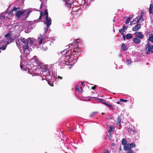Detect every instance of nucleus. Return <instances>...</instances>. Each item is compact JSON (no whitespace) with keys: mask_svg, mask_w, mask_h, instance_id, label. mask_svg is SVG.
I'll use <instances>...</instances> for the list:
<instances>
[{"mask_svg":"<svg viewBox=\"0 0 153 153\" xmlns=\"http://www.w3.org/2000/svg\"><path fill=\"white\" fill-rule=\"evenodd\" d=\"M17 46L22 47L24 50L29 48V46L33 43V40L30 39H26L24 38H20L16 42Z\"/></svg>","mask_w":153,"mask_h":153,"instance_id":"obj_1","label":"nucleus"},{"mask_svg":"<svg viewBox=\"0 0 153 153\" xmlns=\"http://www.w3.org/2000/svg\"><path fill=\"white\" fill-rule=\"evenodd\" d=\"M135 37L133 38V42L135 44H139L141 42V39L144 38V35L141 32H136L134 33Z\"/></svg>","mask_w":153,"mask_h":153,"instance_id":"obj_2","label":"nucleus"},{"mask_svg":"<svg viewBox=\"0 0 153 153\" xmlns=\"http://www.w3.org/2000/svg\"><path fill=\"white\" fill-rule=\"evenodd\" d=\"M145 49L146 50V54H149L150 53H153V45H150L149 43L148 42L145 45Z\"/></svg>","mask_w":153,"mask_h":153,"instance_id":"obj_3","label":"nucleus"},{"mask_svg":"<svg viewBox=\"0 0 153 153\" xmlns=\"http://www.w3.org/2000/svg\"><path fill=\"white\" fill-rule=\"evenodd\" d=\"M44 23L46 25L47 27L45 31V32H46V31L48 30V28L49 27L51 24V19L49 17L46 16L45 20L44 22Z\"/></svg>","mask_w":153,"mask_h":153,"instance_id":"obj_4","label":"nucleus"},{"mask_svg":"<svg viewBox=\"0 0 153 153\" xmlns=\"http://www.w3.org/2000/svg\"><path fill=\"white\" fill-rule=\"evenodd\" d=\"M4 37H6V39H4L5 41H6L7 45L9 44L10 43H11L13 40V39L11 37V35L10 33H7L4 36Z\"/></svg>","mask_w":153,"mask_h":153,"instance_id":"obj_5","label":"nucleus"},{"mask_svg":"<svg viewBox=\"0 0 153 153\" xmlns=\"http://www.w3.org/2000/svg\"><path fill=\"white\" fill-rule=\"evenodd\" d=\"M43 15L44 16H46L48 17V14L47 9L45 10L44 14L42 12H40V16L38 19L37 20L38 21H40L42 19L41 18Z\"/></svg>","mask_w":153,"mask_h":153,"instance_id":"obj_6","label":"nucleus"},{"mask_svg":"<svg viewBox=\"0 0 153 153\" xmlns=\"http://www.w3.org/2000/svg\"><path fill=\"white\" fill-rule=\"evenodd\" d=\"M63 52L64 53V55H62V57L66 56V58L68 56H69V55L71 53V51H70V50H68L67 49L64 50Z\"/></svg>","mask_w":153,"mask_h":153,"instance_id":"obj_7","label":"nucleus"},{"mask_svg":"<svg viewBox=\"0 0 153 153\" xmlns=\"http://www.w3.org/2000/svg\"><path fill=\"white\" fill-rule=\"evenodd\" d=\"M141 27V24L140 23H137V24L134 27L132 28V30L133 31H136L138 30Z\"/></svg>","mask_w":153,"mask_h":153,"instance_id":"obj_8","label":"nucleus"},{"mask_svg":"<svg viewBox=\"0 0 153 153\" xmlns=\"http://www.w3.org/2000/svg\"><path fill=\"white\" fill-rule=\"evenodd\" d=\"M45 38L43 36H41L38 38L37 39V41L39 45H41L43 43V45H45V43H44V40Z\"/></svg>","mask_w":153,"mask_h":153,"instance_id":"obj_9","label":"nucleus"},{"mask_svg":"<svg viewBox=\"0 0 153 153\" xmlns=\"http://www.w3.org/2000/svg\"><path fill=\"white\" fill-rule=\"evenodd\" d=\"M123 149L125 151H127L126 153H134V151L131 149H130L129 147H123Z\"/></svg>","mask_w":153,"mask_h":153,"instance_id":"obj_10","label":"nucleus"},{"mask_svg":"<svg viewBox=\"0 0 153 153\" xmlns=\"http://www.w3.org/2000/svg\"><path fill=\"white\" fill-rule=\"evenodd\" d=\"M24 13V12L23 11H16V15L17 17V18H19L20 16L23 14Z\"/></svg>","mask_w":153,"mask_h":153,"instance_id":"obj_11","label":"nucleus"},{"mask_svg":"<svg viewBox=\"0 0 153 153\" xmlns=\"http://www.w3.org/2000/svg\"><path fill=\"white\" fill-rule=\"evenodd\" d=\"M121 117H120L119 116H118V117L117 118V119L116 120V122H117V126H121Z\"/></svg>","mask_w":153,"mask_h":153,"instance_id":"obj_12","label":"nucleus"},{"mask_svg":"<svg viewBox=\"0 0 153 153\" xmlns=\"http://www.w3.org/2000/svg\"><path fill=\"white\" fill-rule=\"evenodd\" d=\"M127 141L125 138L122 139V144L124 146L123 147H126L127 145Z\"/></svg>","mask_w":153,"mask_h":153,"instance_id":"obj_13","label":"nucleus"},{"mask_svg":"<svg viewBox=\"0 0 153 153\" xmlns=\"http://www.w3.org/2000/svg\"><path fill=\"white\" fill-rule=\"evenodd\" d=\"M135 146V144L134 143H128L127 145V147H129L130 149H131Z\"/></svg>","mask_w":153,"mask_h":153,"instance_id":"obj_14","label":"nucleus"},{"mask_svg":"<svg viewBox=\"0 0 153 153\" xmlns=\"http://www.w3.org/2000/svg\"><path fill=\"white\" fill-rule=\"evenodd\" d=\"M126 29L127 27L125 28V26L124 25H123L122 28L121 29L119 30V31L120 33H121V34L123 35V32L121 33V32H124L125 31V30Z\"/></svg>","mask_w":153,"mask_h":153,"instance_id":"obj_15","label":"nucleus"},{"mask_svg":"<svg viewBox=\"0 0 153 153\" xmlns=\"http://www.w3.org/2000/svg\"><path fill=\"white\" fill-rule=\"evenodd\" d=\"M149 13H152L153 12V5L150 4L149 8Z\"/></svg>","mask_w":153,"mask_h":153,"instance_id":"obj_16","label":"nucleus"},{"mask_svg":"<svg viewBox=\"0 0 153 153\" xmlns=\"http://www.w3.org/2000/svg\"><path fill=\"white\" fill-rule=\"evenodd\" d=\"M75 90L78 92H82V89L79 86H77L75 88Z\"/></svg>","mask_w":153,"mask_h":153,"instance_id":"obj_17","label":"nucleus"},{"mask_svg":"<svg viewBox=\"0 0 153 153\" xmlns=\"http://www.w3.org/2000/svg\"><path fill=\"white\" fill-rule=\"evenodd\" d=\"M121 47L123 50L124 51H126L127 50L126 47L124 43H123L122 44Z\"/></svg>","mask_w":153,"mask_h":153,"instance_id":"obj_18","label":"nucleus"},{"mask_svg":"<svg viewBox=\"0 0 153 153\" xmlns=\"http://www.w3.org/2000/svg\"><path fill=\"white\" fill-rule=\"evenodd\" d=\"M114 127L113 126H110L109 127V129L108 131L109 133H111L114 131Z\"/></svg>","mask_w":153,"mask_h":153,"instance_id":"obj_19","label":"nucleus"},{"mask_svg":"<svg viewBox=\"0 0 153 153\" xmlns=\"http://www.w3.org/2000/svg\"><path fill=\"white\" fill-rule=\"evenodd\" d=\"M33 60L35 62L37 65H38V59H37L36 56H34L33 58Z\"/></svg>","mask_w":153,"mask_h":153,"instance_id":"obj_20","label":"nucleus"},{"mask_svg":"<svg viewBox=\"0 0 153 153\" xmlns=\"http://www.w3.org/2000/svg\"><path fill=\"white\" fill-rule=\"evenodd\" d=\"M149 36H150L149 37L148 40L149 41H151L152 43H153V35L149 34Z\"/></svg>","mask_w":153,"mask_h":153,"instance_id":"obj_21","label":"nucleus"},{"mask_svg":"<svg viewBox=\"0 0 153 153\" xmlns=\"http://www.w3.org/2000/svg\"><path fill=\"white\" fill-rule=\"evenodd\" d=\"M19 9V7L16 8V7H13V10H11L9 13V14H10L11 13L12 14V13L13 12V11H16L17 10Z\"/></svg>","mask_w":153,"mask_h":153,"instance_id":"obj_22","label":"nucleus"},{"mask_svg":"<svg viewBox=\"0 0 153 153\" xmlns=\"http://www.w3.org/2000/svg\"><path fill=\"white\" fill-rule=\"evenodd\" d=\"M126 37L127 39L133 38L132 34L130 33L127 34Z\"/></svg>","mask_w":153,"mask_h":153,"instance_id":"obj_23","label":"nucleus"},{"mask_svg":"<svg viewBox=\"0 0 153 153\" xmlns=\"http://www.w3.org/2000/svg\"><path fill=\"white\" fill-rule=\"evenodd\" d=\"M93 98L97 99L99 101L101 102L102 103H104L105 104V102L104 100L102 99H101L100 98H96L95 97H93Z\"/></svg>","mask_w":153,"mask_h":153,"instance_id":"obj_24","label":"nucleus"},{"mask_svg":"<svg viewBox=\"0 0 153 153\" xmlns=\"http://www.w3.org/2000/svg\"><path fill=\"white\" fill-rule=\"evenodd\" d=\"M98 112L97 111L93 112L90 114L89 116L91 117H93L98 114Z\"/></svg>","mask_w":153,"mask_h":153,"instance_id":"obj_25","label":"nucleus"},{"mask_svg":"<svg viewBox=\"0 0 153 153\" xmlns=\"http://www.w3.org/2000/svg\"><path fill=\"white\" fill-rule=\"evenodd\" d=\"M143 21L144 19L143 18V17H141V16H140V18L136 22V23H137L138 22H141L142 21Z\"/></svg>","mask_w":153,"mask_h":153,"instance_id":"obj_26","label":"nucleus"},{"mask_svg":"<svg viewBox=\"0 0 153 153\" xmlns=\"http://www.w3.org/2000/svg\"><path fill=\"white\" fill-rule=\"evenodd\" d=\"M105 105L109 107L110 108L114 109V108H113V105L110 103H109V104H108L106 103H105Z\"/></svg>","mask_w":153,"mask_h":153,"instance_id":"obj_27","label":"nucleus"},{"mask_svg":"<svg viewBox=\"0 0 153 153\" xmlns=\"http://www.w3.org/2000/svg\"><path fill=\"white\" fill-rule=\"evenodd\" d=\"M78 47V45L77 44H75L74 45V49L73 51L75 52L76 51H77V48Z\"/></svg>","mask_w":153,"mask_h":153,"instance_id":"obj_28","label":"nucleus"},{"mask_svg":"<svg viewBox=\"0 0 153 153\" xmlns=\"http://www.w3.org/2000/svg\"><path fill=\"white\" fill-rule=\"evenodd\" d=\"M119 101L120 102H126L128 101V100H125L123 99H120L119 100Z\"/></svg>","mask_w":153,"mask_h":153,"instance_id":"obj_29","label":"nucleus"},{"mask_svg":"<svg viewBox=\"0 0 153 153\" xmlns=\"http://www.w3.org/2000/svg\"><path fill=\"white\" fill-rule=\"evenodd\" d=\"M24 52L25 53H26L27 54H29L30 52L29 50V48H27V49H26V50H25L24 51Z\"/></svg>","mask_w":153,"mask_h":153,"instance_id":"obj_30","label":"nucleus"},{"mask_svg":"<svg viewBox=\"0 0 153 153\" xmlns=\"http://www.w3.org/2000/svg\"><path fill=\"white\" fill-rule=\"evenodd\" d=\"M7 46V45L5 44L2 47H0V49H2L4 50L6 49V48Z\"/></svg>","mask_w":153,"mask_h":153,"instance_id":"obj_31","label":"nucleus"},{"mask_svg":"<svg viewBox=\"0 0 153 153\" xmlns=\"http://www.w3.org/2000/svg\"><path fill=\"white\" fill-rule=\"evenodd\" d=\"M127 63L128 65L130 64L131 63V60L130 59H127L126 60Z\"/></svg>","mask_w":153,"mask_h":153,"instance_id":"obj_32","label":"nucleus"},{"mask_svg":"<svg viewBox=\"0 0 153 153\" xmlns=\"http://www.w3.org/2000/svg\"><path fill=\"white\" fill-rule=\"evenodd\" d=\"M43 69V71L44 72H48V73L49 72L48 69L47 68H44Z\"/></svg>","mask_w":153,"mask_h":153,"instance_id":"obj_33","label":"nucleus"},{"mask_svg":"<svg viewBox=\"0 0 153 153\" xmlns=\"http://www.w3.org/2000/svg\"><path fill=\"white\" fill-rule=\"evenodd\" d=\"M96 87L97 85H95L94 86L92 87L91 88L93 90H95Z\"/></svg>","mask_w":153,"mask_h":153,"instance_id":"obj_34","label":"nucleus"},{"mask_svg":"<svg viewBox=\"0 0 153 153\" xmlns=\"http://www.w3.org/2000/svg\"><path fill=\"white\" fill-rule=\"evenodd\" d=\"M130 20L128 19H126V24H128L129 23Z\"/></svg>","mask_w":153,"mask_h":153,"instance_id":"obj_35","label":"nucleus"},{"mask_svg":"<svg viewBox=\"0 0 153 153\" xmlns=\"http://www.w3.org/2000/svg\"><path fill=\"white\" fill-rule=\"evenodd\" d=\"M69 1H66L65 2V4H68V5H70L71 4H70V2H69Z\"/></svg>","mask_w":153,"mask_h":153,"instance_id":"obj_36","label":"nucleus"},{"mask_svg":"<svg viewBox=\"0 0 153 153\" xmlns=\"http://www.w3.org/2000/svg\"><path fill=\"white\" fill-rule=\"evenodd\" d=\"M144 11H142V12L141 13V17H143L144 14Z\"/></svg>","mask_w":153,"mask_h":153,"instance_id":"obj_37","label":"nucleus"},{"mask_svg":"<svg viewBox=\"0 0 153 153\" xmlns=\"http://www.w3.org/2000/svg\"><path fill=\"white\" fill-rule=\"evenodd\" d=\"M135 22H134V21H132V22H130V25H131L133 24H135Z\"/></svg>","mask_w":153,"mask_h":153,"instance_id":"obj_38","label":"nucleus"},{"mask_svg":"<svg viewBox=\"0 0 153 153\" xmlns=\"http://www.w3.org/2000/svg\"><path fill=\"white\" fill-rule=\"evenodd\" d=\"M135 131H134L132 129H130V132L131 133H132V132H134Z\"/></svg>","mask_w":153,"mask_h":153,"instance_id":"obj_39","label":"nucleus"},{"mask_svg":"<svg viewBox=\"0 0 153 153\" xmlns=\"http://www.w3.org/2000/svg\"><path fill=\"white\" fill-rule=\"evenodd\" d=\"M105 153H110V152L108 150H106L105 152Z\"/></svg>","mask_w":153,"mask_h":153,"instance_id":"obj_40","label":"nucleus"},{"mask_svg":"<svg viewBox=\"0 0 153 153\" xmlns=\"http://www.w3.org/2000/svg\"><path fill=\"white\" fill-rule=\"evenodd\" d=\"M58 78L60 79H62V77L61 76H58Z\"/></svg>","mask_w":153,"mask_h":153,"instance_id":"obj_41","label":"nucleus"},{"mask_svg":"<svg viewBox=\"0 0 153 153\" xmlns=\"http://www.w3.org/2000/svg\"><path fill=\"white\" fill-rule=\"evenodd\" d=\"M132 18V17H128V19L129 20H131V19Z\"/></svg>","mask_w":153,"mask_h":153,"instance_id":"obj_42","label":"nucleus"},{"mask_svg":"<svg viewBox=\"0 0 153 153\" xmlns=\"http://www.w3.org/2000/svg\"><path fill=\"white\" fill-rule=\"evenodd\" d=\"M48 84L51 85V86H53V85H52V84H53V83H51V82H48Z\"/></svg>","mask_w":153,"mask_h":153,"instance_id":"obj_43","label":"nucleus"},{"mask_svg":"<svg viewBox=\"0 0 153 153\" xmlns=\"http://www.w3.org/2000/svg\"><path fill=\"white\" fill-rule=\"evenodd\" d=\"M137 18H136L135 19H133V21H134V22H135L136 21V20L137 19Z\"/></svg>","mask_w":153,"mask_h":153,"instance_id":"obj_44","label":"nucleus"},{"mask_svg":"<svg viewBox=\"0 0 153 153\" xmlns=\"http://www.w3.org/2000/svg\"><path fill=\"white\" fill-rule=\"evenodd\" d=\"M126 36H125V35H123V39H124V40H125V39H126Z\"/></svg>","mask_w":153,"mask_h":153,"instance_id":"obj_45","label":"nucleus"},{"mask_svg":"<svg viewBox=\"0 0 153 153\" xmlns=\"http://www.w3.org/2000/svg\"><path fill=\"white\" fill-rule=\"evenodd\" d=\"M20 67L22 69L23 68V66L22 65H20Z\"/></svg>","mask_w":153,"mask_h":153,"instance_id":"obj_46","label":"nucleus"},{"mask_svg":"<svg viewBox=\"0 0 153 153\" xmlns=\"http://www.w3.org/2000/svg\"><path fill=\"white\" fill-rule=\"evenodd\" d=\"M27 14H28V15H27V16L26 18H27L28 17V16L29 14V12H28L27 13Z\"/></svg>","mask_w":153,"mask_h":153,"instance_id":"obj_47","label":"nucleus"},{"mask_svg":"<svg viewBox=\"0 0 153 153\" xmlns=\"http://www.w3.org/2000/svg\"><path fill=\"white\" fill-rule=\"evenodd\" d=\"M117 104H121V103L120 102V101L119 102H117Z\"/></svg>","mask_w":153,"mask_h":153,"instance_id":"obj_48","label":"nucleus"},{"mask_svg":"<svg viewBox=\"0 0 153 153\" xmlns=\"http://www.w3.org/2000/svg\"><path fill=\"white\" fill-rule=\"evenodd\" d=\"M115 144L114 143H113L111 146H114Z\"/></svg>","mask_w":153,"mask_h":153,"instance_id":"obj_49","label":"nucleus"},{"mask_svg":"<svg viewBox=\"0 0 153 153\" xmlns=\"http://www.w3.org/2000/svg\"><path fill=\"white\" fill-rule=\"evenodd\" d=\"M81 84H82V85H84V82H82L81 83Z\"/></svg>","mask_w":153,"mask_h":153,"instance_id":"obj_50","label":"nucleus"},{"mask_svg":"<svg viewBox=\"0 0 153 153\" xmlns=\"http://www.w3.org/2000/svg\"><path fill=\"white\" fill-rule=\"evenodd\" d=\"M42 4H41V6H40V7H41V8H42Z\"/></svg>","mask_w":153,"mask_h":153,"instance_id":"obj_51","label":"nucleus"},{"mask_svg":"<svg viewBox=\"0 0 153 153\" xmlns=\"http://www.w3.org/2000/svg\"><path fill=\"white\" fill-rule=\"evenodd\" d=\"M23 70H25V68H22Z\"/></svg>","mask_w":153,"mask_h":153,"instance_id":"obj_52","label":"nucleus"},{"mask_svg":"<svg viewBox=\"0 0 153 153\" xmlns=\"http://www.w3.org/2000/svg\"><path fill=\"white\" fill-rule=\"evenodd\" d=\"M133 16H134V15H132V16H131V17H133Z\"/></svg>","mask_w":153,"mask_h":153,"instance_id":"obj_53","label":"nucleus"},{"mask_svg":"<svg viewBox=\"0 0 153 153\" xmlns=\"http://www.w3.org/2000/svg\"><path fill=\"white\" fill-rule=\"evenodd\" d=\"M102 114H104L103 113H102Z\"/></svg>","mask_w":153,"mask_h":153,"instance_id":"obj_54","label":"nucleus"},{"mask_svg":"<svg viewBox=\"0 0 153 153\" xmlns=\"http://www.w3.org/2000/svg\"><path fill=\"white\" fill-rule=\"evenodd\" d=\"M67 1H70V0H67Z\"/></svg>","mask_w":153,"mask_h":153,"instance_id":"obj_55","label":"nucleus"},{"mask_svg":"<svg viewBox=\"0 0 153 153\" xmlns=\"http://www.w3.org/2000/svg\"><path fill=\"white\" fill-rule=\"evenodd\" d=\"M45 153H47V152H45Z\"/></svg>","mask_w":153,"mask_h":153,"instance_id":"obj_56","label":"nucleus"},{"mask_svg":"<svg viewBox=\"0 0 153 153\" xmlns=\"http://www.w3.org/2000/svg\"><path fill=\"white\" fill-rule=\"evenodd\" d=\"M1 51H0V53L1 52Z\"/></svg>","mask_w":153,"mask_h":153,"instance_id":"obj_57","label":"nucleus"},{"mask_svg":"<svg viewBox=\"0 0 153 153\" xmlns=\"http://www.w3.org/2000/svg\"><path fill=\"white\" fill-rule=\"evenodd\" d=\"M91 1H92V0H91Z\"/></svg>","mask_w":153,"mask_h":153,"instance_id":"obj_58","label":"nucleus"}]
</instances>
